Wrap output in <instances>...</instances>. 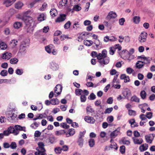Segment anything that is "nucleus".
Listing matches in <instances>:
<instances>
[{
  "mask_svg": "<svg viewBox=\"0 0 155 155\" xmlns=\"http://www.w3.org/2000/svg\"><path fill=\"white\" fill-rule=\"evenodd\" d=\"M41 133L39 131L37 130L35 131L34 135L35 137H39L41 135Z\"/></svg>",
  "mask_w": 155,
  "mask_h": 155,
  "instance_id": "nucleus-57",
  "label": "nucleus"
},
{
  "mask_svg": "<svg viewBox=\"0 0 155 155\" xmlns=\"http://www.w3.org/2000/svg\"><path fill=\"white\" fill-rule=\"evenodd\" d=\"M10 147L12 149H15L17 147L15 142H12L10 145Z\"/></svg>",
  "mask_w": 155,
  "mask_h": 155,
  "instance_id": "nucleus-40",
  "label": "nucleus"
},
{
  "mask_svg": "<svg viewBox=\"0 0 155 155\" xmlns=\"http://www.w3.org/2000/svg\"><path fill=\"white\" fill-rule=\"evenodd\" d=\"M66 15L65 14H61L60 15L59 17H58L55 20L56 22H59L63 21L66 19Z\"/></svg>",
  "mask_w": 155,
  "mask_h": 155,
  "instance_id": "nucleus-8",
  "label": "nucleus"
},
{
  "mask_svg": "<svg viewBox=\"0 0 155 155\" xmlns=\"http://www.w3.org/2000/svg\"><path fill=\"white\" fill-rule=\"evenodd\" d=\"M88 143L90 147H93L95 145L94 140L93 139H91L89 140Z\"/></svg>",
  "mask_w": 155,
  "mask_h": 155,
  "instance_id": "nucleus-19",
  "label": "nucleus"
},
{
  "mask_svg": "<svg viewBox=\"0 0 155 155\" xmlns=\"http://www.w3.org/2000/svg\"><path fill=\"white\" fill-rule=\"evenodd\" d=\"M62 90L61 86L59 84L57 85L54 88V92L56 93L58 95L61 94Z\"/></svg>",
  "mask_w": 155,
  "mask_h": 155,
  "instance_id": "nucleus-10",
  "label": "nucleus"
},
{
  "mask_svg": "<svg viewBox=\"0 0 155 155\" xmlns=\"http://www.w3.org/2000/svg\"><path fill=\"white\" fill-rule=\"evenodd\" d=\"M134 142L135 144H141L143 142V140L142 138L138 139L137 138H133Z\"/></svg>",
  "mask_w": 155,
  "mask_h": 155,
  "instance_id": "nucleus-17",
  "label": "nucleus"
},
{
  "mask_svg": "<svg viewBox=\"0 0 155 155\" xmlns=\"http://www.w3.org/2000/svg\"><path fill=\"white\" fill-rule=\"evenodd\" d=\"M8 74V73L7 71L5 70H2L0 73V74L3 77L6 76Z\"/></svg>",
  "mask_w": 155,
  "mask_h": 155,
  "instance_id": "nucleus-29",
  "label": "nucleus"
},
{
  "mask_svg": "<svg viewBox=\"0 0 155 155\" xmlns=\"http://www.w3.org/2000/svg\"><path fill=\"white\" fill-rule=\"evenodd\" d=\"M12 57V54L11 53L6 52L3 54L2 58L5 59H9Z\"/></svg>",
  "mask_w": 155,
  "mask_h": 155,
  "instance_id": "nucleus-13",
  "label": "nucleus"
},
{
  "mask_svg": "<svg viewBox=\"0 0 155 155\" xmlns=\"http://www.w3.org/2000/svg\"><path fill=\"white\" fill-rule=\"evenodd\" d=\"M16 0H5L3 2V4L7 7L11 6Z\"/></svg>",
  "mask_w": 155,
  "mask_h": 155,
  "instance_id": "nucleus-12",
  "label": "nucleus"
},
{
  "mask_svg": "<svg viewBox=\"0 0 155 155\" xmlns=\"http://www.w3.org/2000/svg\"><path fill=\"white\" fill-rule=\"evenodd\" d=\"M68 131V134L70 136H73L75 133V131L74 129H70Z\"/></svg>",
  "mask_w": 155,
  "mask_h": 155,
  "instance_id": "nucleus-32",
  "label": "nucleus"
},
{
  "mask_svg": "<svg viewBox=\"0 0 155 155\" xmlns=\"http://www.w3.org/2000/svg\"><path fill=\"white\" fill-rule=\"evenodd\" d=\"M80 99L81 102H85L86 99V97L85 95H81L80 97Z\"/></svg>",
  "mask_w": 155,
  "mask_h": 155,
  "instance_id": "nucleus-43",
  "label": "nucleus"
},
{
  "mask_svg": "<svg viewBox=\"0 0 155 155\" xmlns=\"http://www.w3.org/2000/svg\"><path fill=\"white\" fill-rule=\"evenodd\" d=\"M38 147L36 149L38 151L35 153V155H47L45 153L46 150L44 147V144L43 142H39L38 143Z\"/></svg>",
  "mask_w": 155,
  "mask_h": 155,
  "instance_id": "nucleus-2",
  "label": "nucleus"
},
{
  "mask_svg": "<svg viewBox=\"0 0 155 155\" xmlns=\"http://www.w3.org/2000/svg\"><path fill=\"white\" fill-rule=\"evenodd\" d=\"M139 62L138 61L136 63V67L137 68L140 69L141 68L144 66V64H140Z\"/></svg>",
  "mask_w": 155,
  "mask_h": 155,
  "instance_id": "nucleus-39",
  "label": "nucleus"
},
{
  "mask_svg": "<svg viewBox=\"0 0 155 155\" xmlns=\"http://www.w3.org/2000/svg\"><path fill=\"white\" fill-rule=\"evenodd\" d=\"M20 18L24 21L27 25H30L33 21L31 17L29 16H22L20 17Z\"/></svg>",
  "mask_w": 155,
  "mask_h": 155,
  "instance_id": "nucleus-4",
  "label": "nucleus"
},
{
  "mask_svg": "<svg viewBox=\"0 0 155 155\" xmlns=\"http://www.w3.org/2000/svg\"><path fill=\"white\" fill-rule=\"evenodd\" d=\"M119 132V131L117 130H115L111 132L110 134V137L111 138H114L117 136Z\"/></svg>",
  "mask_w": 155,
  "mask_h": 155,
  "instance_id": "nucleus-14",
  "label": "nucleus"
},
{
  "mask_svg": "<svg viewBox=\"0 0 155 155\" xmlns=\"http://www.w3.org/2000/svg\"><path fill=\"white\" fill-rule=\"evenodd\" d=\"M62 150H63L64 151H67L68 149V147L67 145H64L62 147V148H61Z\"/></svg>",
  "mask_w": 155,
  "mask_h": 155,
  "instance_id": "nucleus-62",
  "label": "nucleus"
},
{
  "mask_svg": "<svg viewBox=\"0 0 155 155\" xmlns=\"http://www.w3.org/2000/svg\"><path fill=\"white\" fill-rule=\"evenodd\" d=\"M97 58L99 60L98 62L101 64H106L109 61V58L107 57V51L105 50H103L101 53L98 54Z\"/></svg>",
  "mask_w": 155,
  "mask_h": 155,
  "instance_id": "nucleus-1",
  "label": "nucleus"
},
{
  "mask_svg": "<svg viewBox=\"0 0 155 155\" xmlns=\"http://www.w3.org/2000/svg\"><path fill=\"white\" fill-rule=\"evenodd\" d=\"M84 120L87 122L91 124H94L95 121L94 119L91 117L85 116L84 117Z\"/></svg>",
  "mask_w": 155,
  "mask_h": 155,
  "instance_id": "nucleus-9",
  "label": "nucleus"
},
{
  "mask_svg": "<svg viewBox=\"0 0 155 155\" xmlns=\"http://www.w3.org/2000/svg\"><path fill=\"white\" fill-rule=\"evenodd\" d=\"M91 106H87L86 108V111L87 112H90V113H94V109L90 107Z\"/></svg>",
  "mask_w": 155,
  "mask_h": 155,
  "instance_id": "nucleus-34",
  "label": "nucleus"
},
{
  "mask_svg": "<svg viewBox=\"0 0 155 155\" xmlns=\"http://www.w3.org/2000/svg\"><path fill=\"white\" fill-rule=\"evenodd\" d=\"M91 24V21L88 20L85 21L84 22V25L85 26L90 25Z\"/></svg>",
  "mask_w": 155,
  "mask_h": 155,
  "instance_id": "nucleus-63",
  "label": "nucleus"
},
{
  "mask_svg": "<svg viewBox=\"0 0 155 155\" xmlns=\"http://www.w3.org/2000/svg\"><path fill=\"white\" fill-rule=\"evenodd\" d=\"M122 94L124 96L123 99H124L127 98V99H128L129 97L131 95V91L129 89L127 88L123 90Z\"/></svg>",
  "mask_w": 155,
  "mask_h": 155,
  "instance_id": "nucleus-6",
  "label": "nucleus"
},
{
  "mask_svg": "<svg viewBox=\"0 0 155 155\" xmlns=\"http://www.w3.org/2000/svg\"><path fill=\"white\" fill-rule=\"evenodd\" d=\"M94 43L95 44V45L97 47H98L100 45H101V43L100 42V41L99 40H96L94 41Z\"/></svg>",
  "mask_w": 155,
  "mask_h": 155,
  "instance_id": "nucleus-44",
  "label": "nucleus"
},
{
  "mask_svg": "<svg viewBox=\"0 0 155 155\" xmlns=\"http://www.w3.org/2000/svg\"><path fill=\"white\" fill-rule=\"evenodd\" d=\"M90 99L91 100H94L96 98V96L93 93L91 94L90 95Z\"/></svg>",
  "mask_w": 155,
  "mask_h": 155,
  "instance_id": "nucleus-55",
  "label": "nucleus"
},
{
  "mask_svg": "<svg viewBox=\"0 0 155 155\" xmlns=\"http://www.w3.org/2000/svg\"><path fill=\"white\" fill-rule=\"evenodd\" d=\"M134 71V70L132 69L130 67L127 68L126 71L129 74H131Z\"/></svg>",
  "mask_w": 155,
  "mask_h": 155,
  "instance_id": "nucleus-53",
  "label": "nucleus"
},
{
  "mask_svg": "<svg viewBox=\"0 0 155 155\" xmlns=\"http://www.w3.org/2000/svg\"><path fill=\"white\" fill-rule=\"evenodd\" d=\"M134 22L135 24H138L140 21V18L139 16H135L133 18Z\"/></svg>",
  "mask_w": 155,
  "mask_h": 155,
  "instance_id": "nucleus-23",
  "label": "nucleus"
},
{
  "mask_svg": "<svg viewBox=\"0 0 155 155\" xmlns=\"http://www.w3.org/2000/svg\"><path fill=\"white\" fill-rule=\"evenodd\" d=\"M49 142L53 144L55 140V138L54 137H51L49 139Z\"/></svg>",
  "mask_w": 155,
  "mask_h": 155,
  "instance_id": "nucleus-58",
  "label": "nucleus"
},
{
  "mask_svg": "<svg viewBox=\"0 0 155 155\" xmlns=\"http://www.w3.org/2000/svg\"><path fill=\"white\" fill-rule=\"evenodd\" d=\"M83 91L81 89H77L75 91V93L76 95H81V92H82Z\"/></svg>",
  "mask_w": 155,
  "mask_h": 155,
  "instance_id": "nucleus-46",
  "label": "nucleus"
},
{
  "mask_svg": "<svg viewBox=\"0 0 155 155\" xmlns=\"http://www.w3.org/2000/svg\"><path fill=\"white\" fill-rule=\"evenodd\" d=\"M152 114H153L151 112H148L147 113L146 117L150 119L152 118Z\"/></svg>",
  "mask_w": 155,
  "mask_h": 155,
  "instance_id": "nucleus-48",
  "label": "nucleus"
},
{
  "mask_svg": "<svg viewBox=\"0 0 155 155\" xmlns=\"http://www.w3.org/2000/svg\"><path fill=\"white\" fill-rule=\"evenodd\" d=\"M122 141L123 143L124 144H127L128 145L130 143V141L129 140H125L124 138H123L122 139Z\"/></svg>",
  "mask_w": 155,
  "mask_h": 155,
  "instance_id": "nucleus-45",
  "label": "nucleus"
},
{
  "mask_svg": "<svg viewBox=\"0 0 155 155\" xmlns=\"http://www.w3.org/2000/svg\"><path fill=\"white\" fill-rule=\"evenodd\" d=\"M113 108L112 107L108 108L106 109L104 112V113L106 114H110L112 111Z\"/></svg>",
  "mask_w": 155,
  "mask_h": 155,
  "instance_id": "nucleus-37",
  "label": "nucleus"
},
{
  "mask_svg": "<svg viewBox=\"0 0 155 155\" xmlns=\"http://www.w3.org/2000/svg\"><path fill=\"white\" fill-rule=\"evenodd\" d=\"M86 86L88 87H93L94 84L91 82H89L86 84Z\"/></svg>",
  "mask_w": 155,
  "mask_h": 155,
  "instance_id": "nucleus-59",
  "label": "nucleus"
},
{
  "mask_svg": "<svg viewBox=\"0 0 155 155\" xmlns=\"http://www.w3.org/2000/svg\"><path fill=\"white\" fill-rule=\"evenodd\" d=\"M23 73V70L20 69H17L16 71V73L18 75H21Z\"/></svg>",
  "mask_w": 155,
  "mask_h": 155,
  "instance_id": "nucleus-47",
  "label": "nucleus"
},
{
  "mask_svg": "<svg viewBox=\"0 0 155 155\" xmlns=\"http://www.w3.org/2000/svg\"><path fill=\"white\" fill-rule=\"evenodd\" d=\"M51 68L54 70H56L58 68V65L54 62H52L51 63Z\"/></svg>",
  "mask_w": 155,
  "mask_h": 155,
  "instance_id": "nucleus-16",
  "label": "nucleus"
},
{
  "mask_svg": "<svg viewBox=\"0 0 155 155\" xmlns=\"http://www.w3.org/2000/svg\"><path fill=\"white\" fill-rule=\"evenodd\" d=\"M86 133V131L84 130L83 132H80L78 135V139L77 140V143L79 146L82 147L83 145L84 139L83 137Z\"/></svg>",
  "mask_w": 155,
  "mask_h": 155,
  "instance_id": "nucleus-3",
  "label": "nucleus"
},
{
  "mask_svg": "<svg viewBox=\"0 0 155 155\" xmlns=\"http://www.w3.org/2000/svg\"><path fill=\"white\" fill-rule=\"evenodd\" d=\"M131 101H132L139 103L140 101V99L136 96H134L131 97Z\"/></svg>",
  "mask_w": 155,
  "mask_h": 155,
  "instance_id": "nucleus-20",
  "label": "nucleus"
},
{
  "mask_svg": "<svg viewBox=\"0 0 155 155\" xmlns=\"http://www.w3.org/2000/svg\"><path fill=\"white\" fill-rule=\"evenodd\" d=\"M21 24L20 22H15L14 24V27L15 28H18L21 27Z\"/></svg>",
  "mask_w": 155,
  "mask_h": 155,
  "instance_id": "nucleus-25",
  "label": "nucleus"
},
{
  "mask_svg": "<svg viewBox=\"0 0 155 155\" xmlns=\"http://www.w3.org/2000/svg\"><path fill=\"white\" fill-rule=\"evenodd\" d=\"M65 132L64 130L57 131L56 133V134L57 136L63 134H65Z\"/></svg>",
  "mask_w": 155,
  "mask_h": 155,
  "instance_id": "nucleus-31",
  "label": "nucleus"
},
{
  "mask_svg": "<svg viewBox=\"0 0 155 155\" xmlns=\"http://www.w3.org/2000/svg\"><path fill=\"white\" fill-rule=\"evenodd\" d=\"M18 61V59L15 58H12L10 60V63L12 64H16Z\"/></svg>",
  "mask_w": 155,
  "mask_h": 155,
  "instance_id": "nucleus-30",
  "label": "nucleus"
},
{
  "mask_svg": "<svg viewBox=\"0 0 155 155\" xmlns=\"http://www.w3.org/2000/svg\"><path fill=\"white\" fill-rule=\"evenodd\" d=\"M145 145L144 144L141 145L139 147V149L141 151H143L145 150Z\"/></svg>",
  "mask_w": 155,
  "mask_h": 155,
  "instance_id": "nucleus-60",
  "label": "nucleus"
},
{
  "mask_svg": "<svg viewBox=\"0 0 155 155\" xmlns=\"http://www.w3.org/2000/svg\"><path fill=\"white\" fill-rule=\"evenodd\" d=\"M7 46L6 44L3 42L0 43V48L2 50H5Z\"/></svg>",
  "mask_w": 155,
  "mask_h": 155,
  "instance_id": "nucleus-26",
  "label": "nucleus"
},
{
  "mask_svg": "<svg viewBox=\"0 0 155 155\" xmlns=\"http://www.w3.org/2000/svg\"><path fill=\"white\" fill-rule=\"evenodd\" d=\"M146 140L147 143H152L153 140V139L151 138V137H150V135H147L145 136Z\"/></svg>",
  "mask_w": 155,
  "mask_h": 155,
  "instance_id": "nucleus-15",
  "label": "nucleus"
},
{
  "mask_svg": "<svg viewBox=\"0 0 155 155\" xmlns=\"http://www.w3.org/2000/svg\"><path fill=\"white\" fill-rule=\"evenodd\" d=\"M91 54L92 56L93 57H97V56L98 55L96 51H93L91 53Z\"/></svg>",
  "mask_w": 155,
  "mask_h": 155,
  "instance_id": "nucleus-54",
  "label": "nucleus"
},
{
  "mask_svg": "<svg viewBox=\"0 0 155 155\" xmlns=\"http://www.w3.org/2000/svg\"><path fill=\"white\" fill-rule=\"evenodd\" d=\"M26 45L25 42L23 41L20 45L19 51L20 52L23 53L26 50Z\"/></svg>",
  "mask_w": 155,
  "mask_h": 155,
  "instance_id": "nucleus-11",
  "label": "nucleus"
},
{
  "mask_svg": "<svg viewBox=\"0 0 155 155\" xmlns=\"http://www.w3.org/2000/svg\"><path fill=\"white\" fill-rule=\"evenodd\" d=\"M81 8L78 5H75L73 8V10L76 11H78L80 10Z\"/></svg>",
  "mask_w": 155,
  "mask_h": 155,
  "instance_id": "nucleus-33",
  "label": "nucleus"
},
{
  "mask_svg": "<svg viewBox=\"0 0 155 155\" xmlns=\"http://www.w3.org/2000/svg\"><path fill=\"white\" fill-rule=\"evenodd\" d=\"M71 25V22L70 21H68L64 25V28L65 29H67L69 28Z\"/></svg>",
  "mask_w": 155,
  "mask_h": 155,
  "instance_id": "nucleus-35",
  "label": "nucleus"
},
{
  "mask_svg": "<svg viewBox=\"0 0 155 155\" xmlns=\"http://www.w3.org/2000/svg\"><path fill=\"white\" fill-rule=\"evenodd\" d=\"M23 4L21 2H18L15 4V7L18 9H19L21 8L23 6Z\"/></svg>",
  "mask_w": 155,
  "mask_h": 155,
  "instance_id": "nucleus-24",
  "label": "nucleus"
},
{
  "mask_svg": "<svg viewBox=\"0 0 155 155\" xmlns=\"http://www.w3.org/2000/svg\"><path fill=\"white\" fill-rule=\"evenodd\" d=\"M113 102V99L112 97H110L109 98L107 101V103L109 104H112Z\"/></svg>",
  "mask_w": 155,
  "mask_h": 155,
  "instance_id": "nucleus-52",
  "label": "nucleus"
},
{
  "mask_svg": "<svg viewBox=\"0 0 155 155\" xmlns=\"http://www.w3.org/2000/svg\"><path fill=\"white\" fill-rule=\"evenodd\" d=\"M54 151L57 154H59L61 153L62 150L61 147H57L55 148Z\"/></svg>",
  "mask_w": 155,
  "mask_h": 155,
  "instance_id": "nucleus-28",
  "label": "nucleus"
},
{
  "mask_svg": "<svg viewBox=\"0 0 155 155\" xmlns=\"http://www.w3.org/2000/svg\"><path fill=\"white\" fill-rule=\"evenodd\" d=\"M107 120L109 123H111L114 120L113 117L112 116L108 117L107 118Z\"/></svg>",
  "mask_w": 155,
  "mask_h": 155,
  "instance_id": "nucleus-50",
  "label": "nucleus"
},
{
  "mask_svg": "<svg viewBox=\"0 0 155 155\" xmlns=\"http://www.w3.org/2000/svg\"><path fill=\"white\" fill-rule=\"evenodd\" d=\"M147 33L146 32H142L138 37L139 41L141 43L145 42L147 40Z\"/></svg>",
  "mask_w": 155,
  "mask_h": 155,
  "instance_id": "nucleus-5",
  "label": "nucleus"
},
{
  "mask_svg": "<svg viewBox=\"0 0 155 155\" xmlns=\"http://www.w3.org/2000/svg\"><path fill=\"white\" fill-rule=\"evenodd\" d=\"M128 114L130 116H135L136 114V112L134 110H128Z\"/></svg>",
  "mask_w": 155,
  "mask_h": 155,
  "instance_id": "nucleus-41",
  "label": "nucleus"
},
{
  "mask_svg": "<svg viewBox=\"0 0 155 155\" xmlns=\"http://www.w3.org/2000/svg\"><path fill=\"white\" fill-rule=\"evenodd\" d=\"M15 127L16 130L25 131V130L23 129L24 128V129L25 128V127H22L20 125H17L15 126Z\"/></svg>",
  "mask_w": 155,
  "mask_h": 155,
  "instance_id": "nucleus-27",
  "label": "nucleus"
},
{
  "mask_svg": "<svg viewBox=\"0 0 155 155\" xmlns=\"http://www.w3.org/2000/svg\"><path fill=\"white\" fill-rule=\"evenodd\" d=\"M45 15L43 14H41L39 15L38 17V21H41L45 20L44 18Z\"/></svg>",
  "mask_w": 155,
  "mask_h": 155,
  "instance_id": "nucleus-22",
  "label": "nucleus"
},
{
  "mask_svg": "<svg viewBox=\"0 0 155 155\" xmlns=\"http://www.w3.org/2000/svg\"><path fill=\"white\" fill-rule=\"evenodd\" d=\"M3 147L5 148H9L10 147V145L8 143H3Z\"/></svg>",
  "mask_w": 155,
  "mask_h": 155,
  "instance_id": "nucleus-56",
  "label": "nucleus"
},
{
  "mask_svg": "<svg viewBox=\"0 0 155 155\" xmlns=\"http://www.w3.org/2000/svg\"><path fill=\"white\" fill-rule=\"evenodd\" d=\"M61 126L63 128L65 129H68L69 127V126L67 125L65 123H62L61 124Z\"/></svg>",
  "mask_w": 155,
  "mask_h": 155,
  "instance_id": "nucleus-36",
  "label": "nucleus"
},
{
  "mask_svg": "<svg viewBox=\"0 0 155 155\" xmlns=\"http://www.w3.org/2000/svg\"><path fill=\"white\" fill-rule=\"evenodd\" d=\"M120 150L122 154L124 153L125 152V147L123 145L120 147Z\"/></svg>",
  "mask_w": 155,
  "mask_h": 155,
  "instance_id": "nucleus-42",
  "label": "nucleus"
},
{
  "mask_svg": "<svg viewBox=\"0 0 155 155\" xmlns=\"http://www.w3.org/2000/svg\"><path fill=\"white\" fill-rule=\"evenodd\" d=\"M140 118L142 120H145L147 119L146 118V116H145V115L143 114H141L140 116Z\"/></svg>",
  "mask_w": 155,
  "mask_h": 155,
  "instance_id": "nucleus-64",
  "label": "nucleus"
},
{
  "mask_svg": "<svg viewBox=\"0 0 155 155\" xmlns=\"http://www.w3.org/2000/svg\"><path fill=\"white\" fill-rule=\"evenodd\" d=\"M76 28V29H77V28H79L80 27V25L79 23V22H75L73 25V28H75V27Z\"/></svg>",
  "mask_w": 155,
  "mask_h": 155,
  "instance_id": "nucleus-51",
  "label": "nucleus"
},
{
  "mask_svg": "<svg viewBox=\"0 0 155 155\" xmlns=\"http://www.w3.org/2000/svg\"><path fill=\"white\" fill-rule=\"evenodd\" d=\"M40 124V123L39 122L38 123L36 122H35L34 123L31 124L30 126L31 128H33L35 129L36 128L34 127V126H35L36 127H38Z\"/></svg>",
  "mask_w": 155,
  "mask_h": 155,
  "instance_id": "nucleus-38",
  "label": "nucleus"
},
{
  "mask_svg": "<svg viewBox=\"0 0 155 155\" xmlns=\"http://www.w3.org/2000/svg\"><path fill=\"white\" fill-rule=\"evenodd\" d=\"M134 135L136 137H138L140 136V134L137 130H135L134 132Z\"/></svg>",
  "mask_w": 155,
  "mask_h": 155,
  "instance_id": "nucleus-61",
  "label": "nucleus"
},
{
  "mask_svg": "<svg viewBox=\"0 0 155 155\" xmlns=\"http://www.w3.org/2000/svg\"><path fill=\"white\" fill-rule=\"evenodd\" d=\"M140 94L141 98L142 99H144L146 98L147 93L144 90L141 91Z\"/></svg>",
  "mask_w": 155,
  "mask_h": 155,
  "instance_id": "nucleus-18",
  "label": "nucleus"
},
{
  "mask_svg": "<svg viewBox=\"0 0 155 155\" xmlns=\"http://www.w3.org/2000/svg\"><path fill=\"white\" fill-rule=\"evenodd\" d=\"M125 21V19L124 18H122L119 20V23L120 25H123Z\"/></svg>",
  "mask_w": 155,
  "mask_h": 155,
  "instance_id": "nucleus-49",
  "label": "nucleus"
},
{
  "mask_svg": "<svg viewBox=\"0 0 155 155\" xmlns=\"http://www.w3.org/2000/svg\"><path fill=\"white\" fill-rule=\"evenodd\" d=\"M117 16V15L115 12H114L113 11H110L108 13L106 18L107 19H114Z\"/></svg>",
  "mask_w": 155,
  "mask_h": 155,
  "instance_id": "nucleus-7",
  "label": "nucleus"
},
{
  "mask_svg": "<svg viewBox=\"0 0 155 155\" xmlns=\"http://www.w3.org/2000/svg\"><path fill=\"white\" fill-rule=\"evenodd\" d=\"M50 13L53 16H55L57 14V11L54 8L51 9L50 11Z\"/></svg>",
  "mask_w": 155,
  "mask_h": 155,
  "instance_id": "nucleus-21",
  "label": "nucleus"
}]
</instances>
